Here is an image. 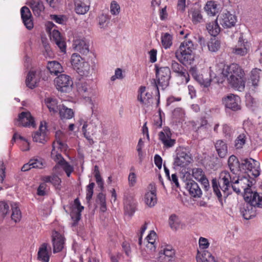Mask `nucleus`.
I'll list each match as a JSON object with an SVG mask.
<instances>
[{
	"instance_id": "1",
	"label": "nucleus",
	"mask_w": 262,
	"mask_h": 262,
	"mask_svg": "<svg viewBox=\"0 0 262 262\" xmlns=\"http://www.w3.org/2000/svg\"><path fill=\"white\" fill-rule=\"evenodd\" d=\"M252 182L245 177L241 179L234 180L232 185V188L236 193H242V190L244 191V198L245 201L247 203H251L253 205H261L262 196L251 189Z\"/></svg>"
},
{
	"instance_id": "2",
	"label": "nucleus",
	"mask_w": 262,
	"mask_h": 262,
	"mask_svg": "<svg viewBox=\"0 0 262 262\" xmlns=\"http://www.w3.org/2000/svg\"><path fill=\"white\" fill-rule=\"evenodd\" d=\"M223 75L226 77L230 84L239 91H243L245 86L244 72L236 63H232L223 70Z\"/></svg>"
},
{
	"instance_id": "3",
	"label": "nucleus",
	"mask_w": 262,
	"mask_h": 262,
	"mask_svg": "<svg viewBox=\"0 0 262 262\" xmlns=\"http://www.w3.org/2000/svg\"><path fill=\"white\" fill-rule=\"evenodd\" d=\"M156 74L157 80L151 79L150 80V84L155 89L156 94L158 97V104L160 102V92L159 88L164 90L166 88L169 83V80L171 78V71L168 67H159L158 65H155Z\"/></svg>"
},
{
	"instance_id": "4",
	"label": "nucleus",
	"mask_w": 262,
	"mask_h": 262,
	"mask_svg": "<svg viewBox=\"0 0 262 262\" xmlns=\"http://www.w3.org/2000/svg\"><path fill=\"white\" fill-rule=\"evenodd\" d=\"M193 44L191 40H186L181 43L179 49L175 53L176 57L184 65L191 64L194 60L193 52Z\"/></svg>"
},
{
	"instance_id": "5",
	"label": "nucleus",
	"mask_w": 262,
	"mask_h": 262,
	"mask_svg": "<svg viewBox=\"0 0 262 262\" xmlns=\"http://www.w3.org/2000/svg\"><path fill=\"white\" fill-rule=\"evenodd\" d=\"M53 149L51 152V157L56 162V165L53 167V171L57 173L61 172L60 167L65 171L67 176L70 177L71 173L74 171V167L67 162L60 154L57 153L55 150V143L53 144Z\"/></svg>"
},
{
	"instance_id": "6",
	"label": "nucleus",
	"mask_w": 262,
	"mask_h": 262,
	"mask_svg": "<svg viewBox=\"0 0 262 262\" xmlns=\"http://www.w3.org/2000/svg\"><path fill=\"white\" fill-rule=\"evenodd\" d=\"M57 89L63 93H68L72 90L73 81L71 78L65 74H61L54 80Z\"/></svg>"
},
{
	"instance_id": "7",
	"label": "nucleus",
	"mask_w": 262,
	"mask_h": 262,
	"mask_svg": "<svg viewBox=\"0 0 262 262\" xmlns=\"http://www.w3.org/2000/svg\"><path fill=\"white\" fill-rule=\"evenodd\" d=\"M223 103L226 108L234 112L241 110V100L240 97L233 94L225 96L222 99Z\"/></svg>"
},
{
	"instance_id": "8",
	"label": "nucleus",
	"mask_w": 262,
	"mask_h": 262,
	"mask_svg": "<svg viewBox=\"0 0 262 262\" xmlns=\"http://www.w3.org/2000/svg\"><path fill=\"white\" fill-rule=\"evenodd\" d=\"M189 74L192 75L193 78L201 85L207 88L210 85L211 78L208 77L207 73L200 74L198 72L195 67H191L189 70ZM211 77V75H210Z\"/></svg>"
},
{
	"instance_id": "9",
	"label": "nucleus",
	"mask_w": 262,
	"mask_h": 262,
	"mask_svg": "<svg viewBox=\"0 0 262 262\" xmlns=\"http://www.w3.org/2000/svg\"><path fill=\"white\" fill-rule=\"evenodd\" d=\"M192 161V157L189 153L178 150L174 158L173 165L176 167H186Z\"/></svg>"
},
{
	"instance_id": "10",
	"label": "nucleus",
	"mask_w": 262,
	"mask_h": 262,
	"mask_svg": "<svg viewBox=\"0 0 262 262\" xmlns=\"http://www.w3.org/2000/svg\"><path fill=\"white\" fill-rule=\"evenodd\" d=\"M172 134L168 127H165L158 134L159 139L163 144L164 147L169 148L176 144V140L171 139Z\"/></svg>"
},
{
	"instance_id": "11",
	"label": "nucleus",
	"mask_w": 262,
	"mask_h": 262,
	"mask_svg": "<svg viewBox=\"0 0 262 262\" xmlns=\"http://www.w3.org/2000/svg\"><path fill=\"white\" fill-rule=\"evenodd\" d=\"M241 165L255 177H258L260 174L259 163L252 158L244 159Z\"/></svg>"
},
{
	"instance_id": "12",
	"label": "nucleus",
	"mask_w": 262,
	"mask_h": 262,
	"mask_svg": "<svg viewBox=\"0 0 262 262\" xmlns=\"http://www.w3.org/2000/svg\"><path fill=\"white\" fill-rule=\"evenodd\" d=\"M84 209V207L81 205L80 202L78 198L74 200V204L71 207V211L70 215L73 223L72 224V227H74L77 222L80 220L81 217V212Z\"/></svg>"
},
{
	"instance_id": "13",
	"label": "nucleus",
	"mask_w": 262,
	"mask_h": 262,
	"mask_svg": "<svg viewBox=\"0 0 262 262\" xmlns=\"http://www.w3.org/2000/svg\"><path fill=\"white\" fill-rule=\"evenodd\" d=\"M171 68L172 71L176 74L177 76L182 78L183 82H188L189 81V74L181 64L174 60H172Z\"/></svg>"
},
{
	"instance_id": "14",
	"label": "nucleus",
	"mask_w": 262,
	"mask_h": 262,
	"mask_svg": "<svg viewBox=\"0 0 262 262\" xmlns=\"http://www.w3.org/2000/svg\"><path fill=\"white\" fill-rule=\"evenodd\" d=\"M16 124L19 126H35V121L33 117L29 112H23L18 115Z\"/></svg>"
},
{
	"instance_id": "15",
	"label": "nucleus",
	"mask_w": 262,
	"mask_h": 262,
	"mask_svg": "<svg viewBox=\"0 0 262 262\" xmlns=\"http://www.w3.org/2000/svg\"><path fill=\"white\" fill-rule=\"evenodd\" d=\"M212 187L214 194L217 197L220 202H222V194L221 192V190L223 192L224 194L226 196H227L229 194L228 190L229 188L228 187L224 186L223 183H220V180L216 179H213L211 181Z\"/></svg>"
},
{
	"instance_id": "16",
	"label": "nucleus",
	"mask_w": 262,
	"mask_h": 262,
	"mask_svg": "<svg viewBox=\"0 0 262 262\" xmlns=\"http://www.w3.org/2000/svg\"><path fill=\"white\" fill-rule=\"evenodd\" d=\"M53 252L57 253L61 251L64 247L65 238L63 236L57 231H55L52 235Z\"/></svg>"
},
{
	"instance_id": "17",
	"label": "nucleus",
	"mask_w": 262,
	"mask_h": 262,
	"mask_svg": "<svg viewBox=\"0 0 262 262\" xmlns=\"http://www.w3.org/2000/svg\"><path fill=\"white\" fill-rule=\"evenodd\" d=\"M51 254V248L49 245L43 243L38 248L37 259L40 262H49Z\"/></svg>"
},
{
	"instance_id": "18",
	"label": "nucleus",
	"mask_w": 262,
	"mask_h": 262,
	"mask_svg": "<svg viewBox=\"0 0 262 262\" xmlns=\"http://www.w3.org/2000/svg\"><path fill=\"white\" fill-rule=\"evenodd\" d=\"M92 81H80L77 84V91L83 97L89 98V96L92 93Z\"/></svg>"
},
{
	"instance_id": "19",
	"label": "nucleus",
	"mask_w": 262,
	"mask_h": 262,
	"mask_svg": "<svg viewBox=\"0 0 262 262\" xmlns=\"http://www.w3.org/2000/svg\"><path fill=\"white\" fill-rule=\"evenodd\" d=\"M146 87L141 86L138 90L137 99L143 105L148 107L152 104V95L148 92H146Z\"/></svg>"
},
{
	"instance_id": "20",
	"label": "nucleus",
	"mask_w": 262,
	"mask_h": 262,
	"mask_svg": "<svg viewBox=\"0 0 262 262\" xmlns=\"http://www.w3.org/2000/svg\"><path fill=\"white\" fill-rule=\"evenodd\" d=\"M219 21L224 28H231L235 25L236 18L234 15L227 11L221 15Z\"/></svg>"
},
{
	"instance_id": "21",
	"label": "nucleus",
	"mask_w": 262,
	"mask_h": 262,
	"mask_svg": "<svg viewBox=\"0 0 262 262\" xmlns=\"http://www.w3.org/2000/svg\"><path fill=\"white\" fill-rule=\"evenodd\" d=\"M150 190L146 192L144 196V203L149 207H154L157 202L155 185L150 184Z\"/></svg>"
},
{
	"instance_id": "22",
	"label": "nucleus",
	"mask_w": 262,
	"mask_h": 262,
	"mask_svg": "<svg viewBox=\"0 0 262 262\" xmlns=\"http://www.w3.org/2000/svg\"><path fill=\"white\" fill-rule=\"evenodd\" d=\"M186 189L192 197L200 198L202 194V190L198 183L193 180H190L187 181Z\"/></svg>"
},
{
	"instance_id": "23",
	"label": "nucleus",
	"mask_w": 262,
	"mask_h": 262,
	"mask_svg": "<svg viewBox=\"0 0 262 262\" xmlns=\"http://www.w3.org/2000/svg\"><path fill=\"white\" fill-rule=\"evenodd\" d=\"M20 13L24 25L28 30H31L33 28V23L29 9L26 6L23 7L20 10Z\"/></svg>"
},
{
	"instance_id": "24",
	"label": "nucleus",
	"mask_w": 262,
	"mask_h": 262,
	"mask_svg": "<svg viewBox=\"0 0 262 262\" xmlns=\"http://www.w3.org/2000/svg\"><path fill=\"white\" fill-rule=\"evenodd\" d=\"M73 48L82 54H86L89 52V46L84 38H77L74 40Z\"/></svg>"
},
{
	"instance_id": "25",
	"label": "nucleus",
	"mask_w": 262,
	"mask_h": 262,
	"mask_svg": "<svg viewBox=\"0 0 262 262\" xmlns=\"http://www.w3.org/2000/svg\"><path fill=\"white\" fill-rule=\"evenodd\" d=\"M51 39L54 41L56 45L60 49L62 52H66V42L62 39L60 33L57 30L53 29L52 32H50Z\"/></svg>"
},
{
	"instance_id": "26",
	"label": "nucleus",
	"mask_w": 262,
	"mask_h": 262,
	"mask_svg": "<svg viewBox=\"0 0 262 262\" xmlns=\"http://www.w3.org/2000/svg\"><path fill=\"white\" fill-rule=\"evenodd\" d=\"M189 15H191V19L192 23L196 25L204 21L201 8L199 6H194L188 11Z\"/></svg>"
},
{
	"instance_id": "27",
	"label": "nucleus",
	"mask_w": 262,
	"mask_h": 262,
	"mask_svg": "<svg viewBox=\"0 0 262 262\" xmlns=\"http://www.w3.org/2000/svg\"><path fill=\"white\" fill-rule=\"evenodd\" d=\"M90 0H75V10L78 14H84L89 10Z\"/></svg>"
},
{
	"instance_id": "28",
	"label": "nucleus",
	"mask_w": 262,
	"mask_h": 262,
	"mask_svg": "<svg viewBox=\"0 0 262 262\" xmlns=\"http://www.w3.org/2000/svg\"><path fill=\"white\" fill-rule=\"evenodd\" d=\"M46 126L41 124L39 129L32 135L34 142L44 144L46 142Z\"/></svg>"
},
{
	"instance_id": "29",
	"label": "nucleus",
	"mask_w": 262,
	"mask_h": 262,
	"mask_svg": "<svg viewBox=\"0 0 262 262\" xmlns=\"http://www.w3.org/2000/svg\"><path fill=\"white\" fill-rule=\"evenodd\" d=\"M196 259L197 262H217L214 256L207 250H204L202 252L198 251Z\"/></svg>"
},
{
	"instance_id": "30",
	"label": "nucleus",
	"mask_w": 262,
	"mask_h": 262,
	"mask_svg": "<svg viewBox=\"0 0 262 262\" xmlns=\"http://www.w3.org/2000/svg\"><path fill=\"white\" fill-rule=\"evenodd\" d=\"M39 81V77L36 75V72L33 71H30L26 80V85L33 89L37 86Z\"/></svg>"
},
{
	"instance_id": "31",
	"label": "nucleus",
	"mask_w": 262,
	"mask_h": 262,
	"mask_svg": "<svg viewBox=\"0 0 262 262\" xmlns=\"http://www.w3.org/2000/svg\"><path fill=\"white\" fill-rule=\"evenodd\" d=\"M215 149L221 158H225L227 154L228 147L227 144L222 140H218L215 143Z\"/></svg>"
},
{
	"instance_id": "32",
	"label": "nucleus",
	"mask_w": 262,
	"mask_h": 262,
	"mask_svg": "<svg viewBox=\"0 0 262 262\" xmlns=\"http://www.w3.org/2000/svg\"><path fill=\"white\" fill-rule=\"evenodd\" d=\"M45 102L49 110V111L53 114L57 113L61 105H58L56 99L48 97L45 99Z\"/></svg>"
},
{
	"instance_id": "33",
	"label": "nucleus",
	"mask_w": 262,
	"mask_h": 262,
	"mask_svg": "<svg viewBox=\"0 0 262 262\" xmlns=\"http://www.w3.org/2000/svg\"><path fill=\"white\" fill-rule=\"evenodd\" d=\"M219 180H220V183H223L226 185V187H228L229 188L234 182V178H232L230 174L227 171H223L221 172Z\"/></svg>"
},
{
	"instance_id": "34",
	"label": "nucleus",
	"mask_w": 262,
	"mask_h": 262,
	"mask_svg": "<svg viewBox=\"0 0 262 262\" xmlns=\"http://www.w3.org/2000/svg\"><path fill=\"white\" fill-rule=\"evenodd\" d=\"M30 5L34 15L36 16H39L45 9L43 3L40 0H31Z\"/></svg>"
},
{
	"instance_id": "35",
	"label": "nucleus",
	"mask_w": 262,
	"mask_h": 262,
	"mask_svg": "<svg viewBox=\"0 0 262 262\" xmlns=\"http://www.w3.org/2000/svg\"><path fill=\"white\" fill-rule=\"evenodd\" d=\"M169 224L171 228L179 229L185 228V225L181 222L176 214H172L169 218Z\"/></svg>"
},
{
	"instance_id": "36",
	"label": "nucleus",
	"mask_w": 262,
	"mask_h": 262,
	"mask_svg": "<svg viewBox=\"0 0 262 262\" xmlns=\"http://www.w3.org/2000/svg\"><path fill=\"white\" fill-rule=\"evenodd\" d=\"M248 203V204H247L246 208L243 211V216L246 220H249L252 217L255 216V210H253V209H255V207H262V205L259 206L257 205H253L250 202Z\"/></svg>"
},
{
	"instance_id": "37",
	"label": "nucleus",
	"mask_w": 262,
	"mask_h": 262,
	"mask_svg": "<svg viewBox=\"0 0 262 262\" xmlns=\"http://www.w3.org/2000/svg\"><path fill=\"white\" fill-rule=\"evenodd\" d=\"M206 29L211 35L214 37L216 36L220 32V27L217 23V19L207 23Z\"/></svg>"
},
{
	"instance_id": "38",
	"label": "nucleus",
	"mask_w": 262,
	"mask_h": 262,
	"mask_svg": "<svg viewBox=\"0 0 262 262\" xmlns=\"http://www.w3.org/2000/svg\"><path fill=\"white\" fill-rule=\"evenodd\" d=\"M47 68L51 74L54 75H57L62 72L61 66L58 62L56 61L49 62Z\"/></svg>"
},
{
	"instance_id": "39",
	"label": "nucleus",
	"mask_w": 262,
	"mask_h": 262,
	"mask_svg": "<svg viewBox=\"0 0 262 262\" xmlns=\"http://www.w3.org/2000/svg\"><path fill=\"white\" fill-rule=\"evenodd\" d=\"M58 112L61 119H70L74 116L73 110L63 105L60 106Z\"/></svg>"
},
{
	"instance_id": "40",
	"label": "nucleus",
	"mask_w": 262,
	"mask_h": 262,
	"mask_svg": "<svg viewBox=\"0 0 262 262\" xmlns=\"http://www.w3.org/2000/svg\"><path fill=\"white\" fill-rule=\"evenodd\" d=\"M64 137V134L60 130L56 132V142H54L55 143V147L57 146L62 149H66L67 145L63 142Z\"/></svg>"
},
{
	"instance_id": "41",
	"label": "nucleus",
	"mask_w": 262,
	"mask_h": 262,
	"mask_svg": "<svg viewBox=\"0 0 262 262\" xmlns=\"http://www.w3.org/2000/svg\"><path fill=\"white\" fill-rule=\"evenodd\" d=\"M228 163L230 170L233 173L238 171L239 164L237 158L235 156L232 155L229 158Z\"/></svg>"
},
{
	"instance_id": "42",
	"label": "nucleus",
	"mask_w": 262,
	"mask_h": 262,
	"mask_svg": "<svg viewBox=\"0 0 262 262\" xmlns=\"http://www.w3.org/2000/svg\"><path fill=\"white\" fill-rule=\"evenodd\" d=\"M160 257L162 255H164V258L167 257L169 258L168 260H170L171 258H173L175 255V250L171 246H166L163 249V251H161L159 252Z\"/></svg>"
},
{
	"instance_id": "43",
	"label": "nucleus",
	"mask_w": 262,
	"mask_h": 262,
	"mask_svg": "<svg viewBox=\"0 0 262 262\" xmlns=\"http://www.w3.org/2000/svg\"><path fill=\"white\" fill-rule=\"evenodd\" d=\"M11 207V219L14 221V222L17 223V222H19L21 218V213L20 210L18 208L16 203H13L12 204Z\"/></svg>"
},
{
	"instance_id": "44",
	"label": "nucleus",
	"mask_w": 262,
	"mask_h": 262,
	"mask_svg": "<svg viewBox=\"0 0 262 262\" xmlns=\"http://www.w3.org/2000/svg\"><path fill=\"white\" fill-rule=\"evenodd\" d=\"M83 60L84 59L77 53H74L71 56V63L72 67L76 71L80 66V64L82 63Z\"/></svg>"
},
{
	"instance_id": "45",
	"label": "nucleus",
	"mask_w": 262,
	"mask_h": 262,
	"mask_svg": "<svg viewBox=\"0 0 262 262\" xmlns=\"http://www.w3.org/2000/svg\"><path fill=\"white\" fill-rule=\"evenodd\" d=\"M172 36L168 33H165L162 34L161 42L163 47L165 49L169 48L172 43Z\"/></svg>"
},
{
	"instance_id": "46",
	"label": "nucleus",
	"mask_w": 262,
	"mask_h": 262,
	"mask_svg": "<svg viewBox=\"0 0 262 262\" xmlns=\"http://www.w3.org/2000/svg\"><path fill=\"white\" fill-rule=\"evenodd\" d=\"M96 203L100 205V209L102 212H105L106 210L105 194L102 192L99 193L97 196Z\"/></svg>"
},
{
	"instance_id": "47",
	"label": "nucleus",
	"mask_w": 262,
	"mask_h": 262,
	"mask_svg": "<svg viewBox=\"0 0 262 262\" xmlns=\"http://www.w3.org/2000/svg\"><path fill=\"white\" fill-rule=\"evenodd\" d=\"M261 70L258 69H253L251 71V80L252 83V85L255 87L258 85V83L259 82V74Z\"/></svg>"
},
{
	"instance_id": "48",
	"label": "nucleus",
	"mask_w": 262,
	"mask_h": 262,
	"mask_svg": "<svg viewBox=\"0 0 262 262\" xmlns=\"http://www.w3.org/2000/svg\"><path fill=\"white\" fill-rule=\"evenodd\" d=\"M216 4L213 1H209L207 3L205 10L208 14L214 15L216 12Z\"/></svg>"
},
{
	"instance_id": "49",
	"label": "nucleus",
	"mask_w": 262,
	"mask_h": 262,
	"mask_svg": "<svg viewBox=\"0 0 262 262\" xmlns=\"http://www.w3.org/2000/svg\"><path fill=\"white\" fill-rule=\"evenodd\" d=\"M220 47V42L215 38H211L208 43V48L211 52H216Z\"/></svg>"
},
{
	"instance_id": "50",
	"label": "nucleus",
	"mask_w": 262,
	"mask_h": 262,
	"mask_svg": "<svg viewBox=\"0 0 262 262\" xmlns=\"http://www.w3.org/2000/svg\"><path fill=\"white\" fill-rule=\"evenodd\" d=\"M30 162L32 168L41 169L45 167L46 165L45 161L40 158L31 159Z\"/></svg>"
},
{
	"instance_id": "51",
	"label": "nucleus",
	"mask_w": 262,
	"mask_h": 262,
	"mask_svg": "<svg viewBox=\"0 0 262 262\" xmlns=\"http://www.w3.org/2000/svg\"><path fill=\"white\" fill-rule=\"evenodd\" d=\"M44 183H51L54 185H58L60 183V179L57 176H45L42 179Z\"/></svg>"
},
{
	"instance_id": "52",
	"label": "nucleus",
	"mask_w": 262,
	"mask_h": 262,
	"mask_svg": "<svg viewBox=\"0 0 262 262\" xmlns=\"http://www.w3.org/2000/svg\"><path fill=\"white\" fill-rule=\"evenodd\" d=\"M77 72L81 76H88L90 73V65L88 62H83L82 67L78 68Z\"/></svg>"
},
{
	"instance_id": "53",
	"label": "nucleus",
	"mask_w": 262,
	"mask_h": 262,
	"mask_svg": "<svg viewBox=\"0 0 262 262\" xmlns=\"http://www.w3.org/2000/svg\"><path fill=\"white\" fill-rule=\"evenodd\" d=\"M124 210L126 214L131 216L135 211L134 204L130 201L125 200L124 202Z\"/></svg>"
},
{
	"instance_id": "54",
	"label": "nucleus",
	"mask_w": 262,
	"mask_h": 262,
	"mask_svg": "<svg viewBox=\"0 0 262 262\" xmlns=\"http://www.w3.org/2000/svg\"><path fill=\"white\" fill-rule=\"evenodd\" d=\"M246 136L244 134H240L235 141V146L237 149L241 148L245 144Z\"/></svg>"
},
{
	"instance_id": "55",
	"label": "nucleus",
	"mask_w": 262,
	"mask_h": 262,
	"mask_svg": "<svg viewBox=\"0 0 262 262\" xmlns=\"http://www.w3.org/2000/svg\"><path fill=\"white\" fill-rule=\"evenodd\" d=\"M157 238V233L155 232L154 230H150L149 233L146 236V240L147 241L148 244H150L151 245L153 246L154 250H155L156 247L154 245V244Z\"/></svg>"
},
{
	"instance_id": "56",
	"label": "nucleus",
	"mask_w": 262,
	"mask_h": 262,
	"mask_svg": "<svg viewBox=\"0 0 262 262\" xmlns=\"http://www.w3.org/2000/svg\"><path fill=\"white\" fill-rule=\"evenodd\" d=\"M192 176L195 180L199 181L206 177L202 169L198 168L192 169Z\"/></svg>"
},
{
	"instance_id": "57",
	"label": "nucleus",
	"mask_w": 262,
	"mask_h": 262,
	"mask_svg": "<svg viewBox=\"0 0 262 262\" xmlns=\"http://www.w3.org/2000/svg\"><path fill=\"white\" fill-rule=\"evenodd\" d=\"M109 21V18L107 15L103 14L100 15L98 18L99 26L101 28H104L106 26Z\"/></svg>"
},
{
	"instance_id": "58",
	"label": "nucleus",
	"mask_w": 262,
	"mask_h": 262,
	"mask_svg": "<svg viewBox=\"0 0 262 262\" xmlns=\"http://www.w3.org/2000/svg\"><path fill=\"white\" fill-rule=\"evenodd\" d=\"M9 207L5 202H0V216L4 217L8 212Z\"/></svg>"
},
{
	"instance_id": "59",
	"label": "nucleus",
	"mask_w": 262,
	"mask_h": 262,
	"mask_svg": "<svg viewBox=\"0 0 262 262\" xmlns=\"http://www.w3.org/2000/svg\"><path fill=\"white\" fill-rule=\"evenodd\" d=\"M95 186V183L93 182L90 183L86 187V200L89 201L92 198L93 195V189Z\"/></svg>"
},
{
	"instance_id": "60",
	"label": "nucleus",
	"mask_w": 262,
	"mask_h": 262,
	"mask_svg": "<svg viewBox=\"0 0 262 262\" xmlns=\"http://www.w3.org/2000/svg\"><path fill=\"white\" fill-rule=\"evenodd\" d=\"M233 53L238 55L244 56L246 55L247 53V50L245 47V45L243 46L236 47L235 48L233 49Z\"/></svg>"
},
{
	"instance_id": "61",
	"label": "nucleus",
	"mask_w": 262,
	"mask_h": 262,
	"mask_svg": "<svg viewBox=\"0 0 262 262\" xmlns=\"http://www.w3.org/2000/svg\"><path fill=\"white\" fill-rule=\"evenodd\" d=\"M120 6L116 1H113L110 7L111 13L114 15L118 14L120 12Z\"/></svg>"
},
{
	"instance_id": "62",
	"label": "nucleus",
	"mask_w": 262,
	"mask_h": 262,
	"mask_svg": "<svg viewBox=\"0 0 262 262\" xmlns=\"http://www.w3.org/2000/svg\"><path fill=\"white\" fill-rule=\"evenodd\" d=\"M88 125L87 123L86 122H85L82 126V130L83 133L84 137L89 141V143L90 144H93L94 142L90 135V132H88L86 130V127H88Z\"/></svg>"
},
{
	"instance_id": "63",
	"label": "nucleus",
	"mask_w": 262,
	"mask_h": 262,
	"mask_svg": "<svg viewBox=\"0 0 262 262\" xmlns=\"http://www.w3.org/2000/svg\"><path fill=\"white\" fill-rule=\"evenodd\" d=\"M123 78L122 70L120 68H117L115 70V75L112 76L111 80L112 81H115L117 79H121Z\"/></svg>"
},
{
	"instance_id": "64",
	"label": "nucleus",
	"mask_w": 262,
	"mask_h": 262,
	"mask_svg": "<svg viewBox=\"0 0 262 262\" xmlns=\"http://www.w3.org/2000/svg\"><path fill=\"white\" fill-rule=\"evenodd\" d=\"M199 246L202 249H206L208 248L209 243L206 238L201 237L199 241Z\"/></svg>"
}]
</instances>
